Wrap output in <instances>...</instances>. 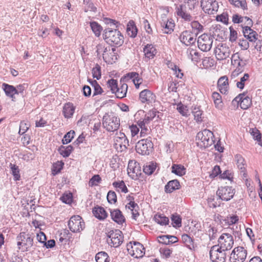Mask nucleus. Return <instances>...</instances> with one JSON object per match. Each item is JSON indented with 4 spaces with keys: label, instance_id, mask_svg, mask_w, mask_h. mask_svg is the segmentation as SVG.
<instances>
[{
    "label": "nucleus",
    "instance_id": "obj_1",
    "mask_svg": "<svg viewBox=\"0 0 262 262\" xmlns=\"http://www.w3.org/2000/svg\"><path fill=\"white\" fill-rule=\"evenodd\" d=\"M103 39L112 46H120L124 42V37L117 29L106 28L103 33Z\"/></svg>",
    "mask_w": 262,
    "mask_h": 262
},
{
    "label": "nucleus",
    "instance_id": "obj_17",
    "mask_svg": "<svg viewBox=\"0 0 262 262\" xmlns=\"http://www.w3.org/2000/svg\"><path fill=\"white\" fill-rule=\"evenodd\" d=\"M127 173L132 179H137L141 173L139 163L135 161H129L128 164Z\"/></svg>",
    "mask_w": 262,
    "mask_h": 262
},
{
    "label": "nucleus",
    "instance_id": "obj_49",
    "mask_svg": "<svg viewBox=\"0 0 262 262\" xmlns=\"http://www.w3.org/2000/svg\"><path fill=\"white\" fill-rule=\"evenodd\" d=\"M64 163L61 161H57L54 163L52 167V172L54 175L60 172L63 168Z\"/></svg>",
    "mask_w": 262,
    "mask_h": 262
},
{
    "label": "nucleus",
    "instance_id": "obj_36",
    "mask_svg": "<svg viewBox=\"0 0 262 262\" xmlns=\"http://www.w3.org/2000/svg\"><path fill=\"white\" fill-rule=\"evenodd\" d=\"M182 239L186 246L190 250H193L196 247L194 244L193 239L187 234H184L182 236Z\"/></svg>",
    "mask_w": 262,
    "mask_h": 262
},
{
    "label": "nucleus",
    "instance_id": "obj_30",
    "mask_svg": "<svg viewBox=\"0 0 262 262\" xmlns=\"http://www.w3.org/2000/svg\"><path fill=\"white\" fill-rule=\"evenodd\" d=\"M126 209L129 210L132 214V217L133 219L136 220L139 213L138 212L139 206L137 204L135 203H127L125 205Z\"/></svg>",
    "mask_w": 262,
    "mask_h": 262
},
{
    "label": "nucleus",
    "instance_id": "obj_63",
    "mask_svg": "<svg viewBox=\"0 0 262 262\" xmlns=\"http://www.w3.org/2000/svg\"><path fill=\"white\" fill-rule=\"evenodd\" d=\"M184 2L187 4L189 9H193L198 5V0H183Z\"/></svg>",
    "mask_w": 262,
    "mask_h": 262
},
{
    "label": "nucleus",
    "instance_id": "obj_35",
    "mask_svg": "<svg viewBox=\"0 0 262 262\" xmlns=\"http://www.w3.org/2000/svg\"><path fill=\"white\" fill-rule=\"evenodd\" d=\"M188 57L193 62H198L200 60V55L197 51L189 48L187 50Z\"/></svg>",
    "mask_w": 262,
    "mask_h": 262
},
{
    "label": "nucleus",
    "instance_id": "obj_25",
    "mask_svg": "<svg viewBox=\"0 0 262 262\" xmlns=\"http://www.w3.org/2000/svg\"><path fill=\"white\" fill-rule=\"evenodd\" d=\"M111 216L112 220L119 224H122L125 222V218L119 209H115L111 211Z\"/></svg>",
    "mask_w": 262,
    "mask_h": 262
},
{
    "label": "nucleus",
    "instance_id": "obj_57",
    "mask_svg": "<svg viewBox=\"0 0 262 262\" xmlns=\"http://www.w3.org/2000/svg\"><path fill=\"white\" fill-rule=\"evenodd\" d=\"M107 87L110 89L113 93H115L117 87L118 83L116 80L111 79L107 82Z\"/></svg>",
    "mask_w": 262,
    "mask_h": 262
},
{
    "label": "nucleus",
    "instance_id": "obj_39",
    "mask_svg": "<svg viewBox=\"0 0 262 262\" xmlns=\"http://www.w3.org/2000/svg\"><path fill=\"white\" fill-rule=\"evenodd\" d=\"M155 221L161 225H166L169 222V219L162 214H157L154 216Z\"/></svg>",
    "mask_w": 262,
    "mask_h": 262
},
{
    "label": "nucleus",
    "instance_id": "obj_43",
    "mask_svg": "<svg viewBox=\"0 0 262 262\" xmlns=\"http://www.w3.org/2000/svg\"><path fill=\"white\" fill-rule=\"evenodd\" d=\"M230 4L243 10L247 9L246 0H229Z\"/></svg>",
    "mask_w": 262,
    "mask_h": 262
},
{
    "label": "nucleus",
    "instance_id": "obj_47",
    "mask_svg": "<svg viewBox=\"0 0 262 262\" xmlns=\"http://www.w3.org/2000/svg\"><path fill=\"white\" fill-rule=\"evenodd\" d=\"M249 75L247 73L244 74L243 77H240L239 81H237L236 82V86L240 89H243L246 83V82L249 80Z\"/></svg>",
    "mask_w": 262,
    "mask_h": 262
},
{
    "label": "nucleus",
    "instance_id": "obj_58",
    "mask_svg": "<svg viewBox=\"0 0 262 262\" xmlns=\"http://www.w3.org/2000/svg\"><path fill=\"white\" fill-rule=\"evenodd\" d=\"M177 109L182 116L185 117L188 116L189 114V111L187 106H184L181 103H179L177 105Z\"/></svg>",
    "mask_w": 262,
    "mask_h": 262
},
{
    "label": "nucleus",
    "instance_id": "obj_40",
    "mask_svg": "<svg viewBox=\"0 0 262 262\" xmlns=\"http://www.w3.org/2000/svg\"><path fill=\"white\" fill-rule=\"evenodd\" d=\"M113 185L116 188V190L118 192H122L126 193L128 191V189L125 184V183L123 181L114 182L113 183Z\"/></svg>",
    "mask_w": 262,
    "mask_h": 262
},
{
    "label": "nucleus",
    "instance_id": "obj_41",
    "mask_svg": "<svg viewBox=\"0 0 262 262\" xmlns=\"http://www.w3.org/2000/svg\"><path fill=\"white\" fill-rule=\"evenodd\" d=\"M194 119L197 122H201L203 121V111L200 107H195L192 111Z\"/></svg>",
    "mask_w": 262,
    "mask_h": 262
},
{
    "label": "nucleus",
    "instance_id": "obj_44",
    "mask_svg": "<svg viewBox=\"0 0 262 262\" xmlns=\"http://www.w3.org/2000/svg\"><path fill=\"white\" fill-rule=\"evenodd\" d=\"M73 149L71 145H69L67 147L61 146L59 149V151L61 155L64 157H69Z\"/></svg>",
    "mask_w": 262,
    "mask_h": 262
},
{
    "label": "nucleus",
    "instance_id": "obj_11",
    "mask_svg": "<svg viewBox=\"0 0 262 262\" xmlns=\"http://www.w3.org/2000/svg\"><path fill=\"white\" fill-rule=\"evenodd\" d=\"M123 236L120 230H115L109 232L107 242L111 246L119 247L123 242Z\"/></svg>",
    "mask_w": 262,
    "mask_h": 262
},
{
    "label": "nucleus",
    "instance_id": "obj_34",
    "mask_svg": "<svg viewBox=\"0 0 262 262\" xmlns=\"http://www.w3.org/2000/svg\"><path fill=\"white\" fill-rule=\"evenodd\" d=\"M74 111L75 108L72 104L70 103L66 104L63 108L64 116L67 118H71L73 116Z\"/></svg>",
    "mask_w": 262,
    "mask_h": 262
},
{
    "label": "nucleus",
    "instance_id": "obj_9",
    "mask_svg": "<svg viewBox=\"0 0 262 262\" xmlns=\"http://www.w3.org/2000/svg\"><path fill=\"white\" fill-rule=\"evenodd\" d=\"M227 251L220 249L219 247H211L209 254L210 259L213 262H225L227 256Z\"/></svg>",
    "mask_w": 262,
    "mask_h": 262
},
{
    "label": "nucleus",
    "instance_id": "obj_12",
    "mask_svg": "<svg viewBox=\"0 0 262 262\" xmlns=\"http://www.w3.org/2000/svg\"><path fill=\"white\" fill-rule=\"evenodd\" d=\"M214 53L218 60L227 59L231 54V49L226 44L220 43L215 48Z\"/></svg>",
    "mask_w": 262,
    "mask_h": 262
},
{
    "label": "nucleus",
    "instance_id": "obj_10",
    "mask_svg": "<svg viewBox=\"0 0 262 262\" xmlns=\"http://www.w3.org/2000/svg\"><path fill=\"white\" fill-rule=\"evenodd\" d=\"M68 226L72 232H80L84 228V222L79 215H74L70 218Z\"/></svg>",
    "mask_w": 262,
    "mask_h": 262
},
{
    "label": "nucleus",
    "instance_id": "obj_3",
    "mask_svg": "<svg viewBox=\"0 0 262 262\" xmlns=\"http://www.w3.org/2000/svg\"><path fill=\"white\" fill-rule=\"evenodd\" d=\"M102 124L107 131L114 132L120 126V119L113 113L105 114L103 118Z\"/></svg>",
    "mask_w": 262,
    "mask_h": 262
},
{
    "label": "nucleus",
    "instance_id": "obj_52",
    "mask_svg": "<svg viewBox=\"0 0 262 262\" xmlns=\"http://www.w3.org/2000/svg\"><path fill=\"white\" fill-rule=\"evenodd\" d=\"M75 133L74 130H71L68 133H67L62 140L63 144H66L70 143L72 139L74 138Z\"/></svg>",
    "mask_w": 262,
    "mask_h": 262
},
{
    "label": "nucleus",
    "instance_id": "obj_4",
    "mask_svg": "<svg viewBox=\"0 0 262 262\" xmlns=\"http://www.w3.org/2000/svg\"><path fill=\"white\" fill-rule=\"evenodd\" d=\"M33 237L29 233L21 232L17 237V245L22 251H27L32 247Z\"/></svg>",
    "mask_w": 262,
    "mask_h": 262
},
{
    "label": "nucleus",
    "instance_id": "obj_45",
    "mask_svg": "<svg viewBox=\"0 0 262 262\" xmlns=\"http://www.w3.org/2000/svg\"><path fill=\"white\" fill-rule=\"evenodd\" d=\"M97 262H109L108 256L104 252L98 253L95 257Z\"/></svg>",
    "mask_w": 262,
    "mask_h": 262
},
{
    "label": "nucleus",
    "instance_id": "obj_28",
    "mask_svg": "<svg viewBox=\"0 0 262 262\" xmlns=\"http://www.w3.org/2000/svg\"><path fill=\"white\" fill-rule=\"evenodd\" d=\"M93 213L94 216L100 220L105 219L107 216L106 211L102 207H95L93 210Z\"/></svg>",
    "mask_w": 262,
    "mask_h": 262
},
{
    "label": "nucleus",
    "instance_id": "obj_21",
    "mask_svg": "<svg viewBox=\"0 0 262 262\" xmlns=\"http://www.w3.org/2000/svg\"><path fill=\"white\" fill-rule=\"evenodd\" d=\"M217 88L223 94H227L229 89L228 78L226 76L220 77L217 81Z\"/></svg>",
    "mask_w": 262,
    "mask_h": 262
},
{
    "label": "nucleus",
    "instance_id": "obj_51",
    "mask_svg": "<svg viewBox=\"0 0 262 262\" xmlns=\"http://www.w3.org/2000/svg\"><path fill=\"white\" fill-rule=\"evenodd\" d=\"M191 26L192 29L194 30V33L195 35L199 33V32L202 31L203 26L198 21H193L191 23Z\"/></svg>",
    "mask_w": 262,
    "mask_h": 262
},
{
    "label": "nucleus",
    "instance_id": "obj_2",
    "mask_svg": "<svg viewBox=\"0 0 262 262\" xmlns=\"http://www.w3.org/2000/svg\"><path fill=\"white\" fill-rule=\"evenodd\" d=\"M195 140L198 146L206 148L214 144V135L212 132L206 129L197 134Z\"/></svg>",
    "mask_w": 262,
    "mask_h": 262
},
{
    "label": "nucleus",
    "instance_id": "obj_6",
    "mask_svg": "<svg viewBox=\"0 0 262 262\" xmlns=\"http://www.w3.org/2000/svg\"><path fill=\"white\" fill-rule=\"evenodd\" d=\"M126 247L128 254L135 258L142 257L145 254L143 246L139 242H130L127 244Z\"/></svg>",
    "mask_w": 262,
    "mask_h": 262
},
{
    "label": "nucleus",
    "instance_id": "obj_46",
    "mask_svg": "<svg viewBox=\"0 0 262 262\" xmlns=\"http://www.w3.org/2000/svg\"><path fill=\"white\" fill-rule=\"evenodd\" d=\"M156 165L153 162H150L144 166L143 171L148 175L151 174L155 170Z\"/></svg>",
    "mask_w": 262,
    "mask_h": 262
},
{
    "label": "nucleus",
    "instance_id": "obj_32",
    "mask_svg": "<svg viewBox=\"0 0 262 262\" xmlns=\"http://www.w3.org/2000/svg\"><path fill=\"white\" fill-rule=\"evenodd\" d=\"M128 86L126 83L120 84V85L118 86L115 94L117 98H122L126 96Z\"/></svg>",
    "mask_w": 262,
    "mask_h": 262
},
{
    "label": "nucleus",
    "instance_id": "obj_53",
    "mask_svg": "<svg viewBox=\"0 0 262 262\" xmlns=\"http://www.w3.org/2000/svg\"><path fill=\"white\" fill-rule=\"evenodd\" d=\"M171 220L173 227H179L181 226V219L178 214L176 213L172 214L171 217Z\"/></svg>",
    "mask_w": 262,
    "mask_h": 262
},
{
    "label": "nucleus",
    "instance_id": "obj_14",
    "mask_svg": "<svg viewBox=\"0 0 262 262\" xmlns=\"http://www.w3.org/2000/svg\"><path fill=\"white\" fill-rule=\"evenodd\" d=\"M201 6L205 13L214 14L219 9L218 2L215 0H202Z\"/></svg>",
    "mask_w": 262,
    "mask_h": 262
},
{
    "label": "nucleus",
    "instance_id": "obj_5",
    "mask_svg": "<svg viewBox=\"0 0 262 262\" xmlns=\"http://www.w3.org/2000/svg\"><path fill=\"white\" fill-rule=\"evenodd\" d=\"M151 138L148 137L139 140L136 145L137 152L142 155H149L153 149Z\"/></svg>",
    "mask_w": 262,
    "mask_h": 262
},
{
    "label": "nucleus",
    "instance_id": "obj_50",
    "mask_svg": "<svg viewBox=\"0 0 262 262\" xmlns=\"http://www.w3.org/2000/svg\"><path fill=\"white\" fill-rule=\"evenodd\" d=\"M92 73L94 78H96L97 80L100 79L101 77L100 66L96 64L95 67L92 69Z\"/></svg>",
    "mask_w": 262,
    "mask_h": 262
},
{
    "label": "nucleus",
    "instance_id": "obj_19",
    "mask_svg": "<svg viewBox=\"0 0 262 262\" xmlns=\"http://www.w3.org/2000/svg\"><path fill=\"white\" fill-rule=\"evenodd\" d=\"M139 99L142 103H147L149 104L155 101L156 96L149 90L145 89L140 92Z\"/></svg>",
    "mask_w": 262,
    "mask_h": 262
},
{
    "label": "nucleus",
    "instance_id": "obj_56",
    "mask_svg": "<svg viewBox=\"0 0 262 262\" xmlns=\"http://www.w3.org/2000/svg\"><path fill=\"white\" fill-rule=\"evenodd\" d=\"M207 233L210 241L214 239L217 236V229L215 228L209 227Z\"/></svg>",
    "mask_w": 262,
    "mask_h": 262
},
{
    "label": "nucleus",
    "instance_id": "obj_27",
    "mask_svg": "<svg viewBox=\"0 0 262 262\" xmlns=\"http://www.w3.org/2000/svg\"><path fill=\"white\" fill-rule=\"evenodd\" d=\"M240 98H241L240 107L243 110L248 109L252 104L251 99L246 95L245 94H240Z\"/></svg>",
    "mask_w": 262,
    "mask_h": 262
},
{
    "label": "nucleus",
    "instance_id": "obj_23",
    "mask_svg": "<svg viewBox=\"0 0 262 262\" xmlns=\"http://www.w3.org/2000/svg\"><path fill=\"white\" fill-rule=\"evenodd\" d=\"M2 86L6 95L10 97L12 101H15L16 95L15 87L5 83L3 84Z\"/></svg>",
    "mask_w": 262,
    "mask_h": 262
},
{
    "label": "nucleus",
    "instance_id": "obj_15",
    "mask_svg": "<svg viewBox=\"0 0 262 262\" xmlns=\"http://www.w3.org/2000/svg\"><path fill=\"white\" fill-rule=\"evenodd\" d=\"M115 49L114 48L111 49L110 47L105 48L102 45H98L97 46L96 52L98 55L102 54L103 60L106 62H111V59H113L112 57L113 56L114 52Z\"/></svg>",
    "mask_w": 262,
    "mask_h": 262
},
{
    "label": "nucleus",
    "instance_id": "obj_20",
    "mask_svg": "<svg viewBox=\"0 0 262 262\" xmlns=\"http://www.w3.org/2000/svg\"><path fill=\"white\" fill-rule=\"evenodd\" d=\"M115 145L117 148H118L119 146L121 151L127 148L129 145L128 140L123 133L120 132L118 134L115 140Z\"/></svg>",
    "mask_w": 262,
    "mask_h": 262
},
{
    "label": "nucleus",
    "instance_id": "obj_33",
    "mask_svg": "<svg viewBox=\"0 0 262 262\" xmlns=\"http://www.w3.org/2000/svg\"><path fill=\"white\" fill-rule=\"evenodd\" d=\"M126 31L130 37L134 38L136 36L138 29L133 20H131L128 23Z\"/></svg>",
    "mask_w": 262,
    "mask_h": 262
},
{
    "label": "nucleus",
    "instance_id": "obj_13",
    "mask_svg": "<svg viewBox=\"0 0 262 262\" xmlns=\"http://www.w3.org/2000/svg\"><path fill=\"white\" fill-rule=\"evenodd\" d=\"M247 255V251L243 247L235 248L231 254V262H244Z\"/></svg>",
    "mask_w": 262,
    "mask_h": 262
},
{
    "label": "nucleus",
    "instance_id": "obj_29",
    "mask_svg": "<svg viewBox=\"0 0 262 262\" xmlns=\"http://www.w3.org/2000/svg\"><path fill=\"white\" fill-rule=\"evenodd\" d=\"M180 183L177 180L170 181L165 186V190L167 193H171L173 191L180 188Z\"/></svg>",
    "mask_w": 262,
    "mask_h": 262
},
{
    "label": "nucleus",
    "instance_id": "obj_59",
    "mask_svg": "<svg viewBox=\"0 0 262 262\" xmlns=\"http://www.w3.org/2000/svg\"><path fill=\"white\" fill-rule=\"evenodd\" d=\"M249 132L254 139L258 141H259L261 140V134L257 129L255 128H250Z\"/></svg>",
    "mask_w": 262,
    "mask_h": 262
},
{
    "label": "nucleus",
    "instance_id": "obj_31",
    "mask_svg": "<svg viewBox=\"0 0 262 262\" xmlns=\"http://www.w3.org/2000/svg\"><path fill=\"white\" fill-rule=\"evenodd\" d=\"M211 97L215 107L219 110H222L223 107V102L221 95L217 92H214L212 94Z\"/></svg>",
    "mask_w": 262,
    "mask_h": 262
},
{
    "label": "nucleus",
    "instance_id": "obj_64",
    "mask_svg": "<svg viewBox=\"0 0 262 262\" xmlns=\"http://www.w3.org/2000/svg\"><path fill=\"white\" fill-rule=\"evenodd\" d=\"M101 181V178L99 175L94 176L90 180L89 184L91 186L97 185Z\"/></svg>",
    "mask_w": 262,
    "mask_h": 262
},
{
    "label": "nucleus",
    "instance_id": "obj_48",
    "mask_svg": "<svg viewBox=\"0 0 262 262\" xmlns=\"http://www.w3.org/2000/svg\"><path fill=\"white\" fill-rule=\"evenodd\" d=\"M10 166L11 170V173L14 177V180L15 181L19 180L20 178V174L18 166L11 163H10Z\"/></svg>",
    "mask_w": 262,
    "mask_h": 262
},
{
    "label": "nucleus",
    "instance_id": "obj_8",
    "mask_svg": "<svg viewBox=\"0 0 262 262\" xmlns=\"http://www.w3.org/2000/svg\"><path fill=\"white\" fill-rule=\"evenodd\" d=\"M213 41V36L207 34H203L198 39V47L204 52L209 51L212 47Z\"/></svg>",
    "mask_w": 262,
    "mask_h": 262
},
{
    "label": "nucleus",
    "instance_id": "obj_18",
    "mask_svg": "<svg viewBox=\"0 0 262 262\" xmlns=\"http://www.w3.org/2000/svg\"><path fill=\"white\" fill-rule=\"evenodd\" d=\"M180 41L186 46H190L195 43L196 35L188 30L183 31L180 36Z\"/></svg>",
    "mask_w": 262,
    "mask_h": 262
},
{
    "label": "nucleus",
    "instance_id": "obj_7",
    "mask_svg": "<svg viewBox=\"0 0 262 262\" xmlns=\"http://www.w3.org/2000/svg\"><path fill=\"white\" fill-rule=\"evenodd\" d=\"M234 240L233 236L229 233H223L218 239L217 245H215L226 251L230 250L233 247Z\"/></svg>",
    "mask_w": 262,
    "mask_h": 262
},
{
    "label": "nucleus",
    "instance_id": "obj_55",
    "mask_svg": "<svg viewBox=\"0 0 262 262\" xmlns=\"http://www.w3.org/2000/svg\"><path fill=\"white\" fill-rule=\"evenodd\" d=\"M30 126L29 122L25 121H21L19 125V134L20 135L25 134L28 130Z\"/></svg>",
    "mask_w": 262,
    "mask_h": 262
},
{
    "label": "nucleus",
    "instance_id": "obj_22",
    "mask_svg": "<svg viewBox=\"0 0 262 262\" xmlns=\"http://www.w3.org/2000/svg\"><path fill=\"white\" fill-rule=\"evenodd\" d=\"M235 161L237 168L241 170V172L243 173L244 177H247V174L245 172L246 164L244 158L240 155H236L235 156Z\"/></svg>",
    "mask_w": 262,
    "mask_h": 262
},
{
    "label": "nucleus",
    "instance_id": "obj_60",
    "mask_svg": "<svg viewBox=\"0 0 262 262\" xmlns=\"http://www.w3.org/2000/svg\"><path fill=\"white\" fill-rule=\"evenodd\" d=\"M107 200L110 203H115L117 202V195L116 193L113 191H109L107 195Z\"/></svg>",
    "mask_w": 262,
    "mask_h": 262
},
{
    "label": "nucleus",
    "instance_id": "obj_62",
    "mask_svg": "<svg viewBox=\"0 0 262 262\" xmlns=\"http://www.w3.org/2000/svg\"><path fill=\"white\" fill-rule=\"evenodd\" d=\"M221 170L220 166L218 165H215L214 167V168H213V169L212 170V171L210 174V177L211 178H214L215 177H216L217 176H218L219 174H221Z\"/></svg>",
    "mask_w": 262,
    "mask_h": 262
},
{
    "label": "nucleus",
    "instance_id": "obj_61",
    "mask_svg": "<svg viewBox=\"0 0 262 262\" xmlns=\"http://www.w3.org/2000/svg\"><path fill=\"white\" fill-rule=\"evenodd\" d=\"M246 19V16L243 17L237 14H235L232 16V21L235 24L244 23Z\"/></svg>",
    "mask_w": 262,
    "mask_h": 262
},
{
    "label": "nucleus",
    "instance_id": "obj_16",
    "mask_svg": "<svg viewBox=\"0 0 262 262\" xmlns=\"http://www.w3.org/2000/svg\"><path fill=\"white\" fill-rule=\"evenodd\" d=\"M235 191L231 187H221L217 191V194L220 198L225 201L230 200L234 196Z\"/></svg>",
    "mask_w": 262,
    "mask_h": 262
},
{
    "label": "nucleus",
    "instance_id": "obj_24",
    "mask_svg": "<svg viewBox=\"0 0 262 262\" xmlns=\"http://www.w3.org/2000/svg\"><path fill=\"white\" fill-rule=\"evenodd\" d=\"M145 57L148 59L153 58L157 54V50L154 45L147 44L143 49Z\"/></svg>",
    "mask_w": 262,
    "mask_h": 262
},
{
    "label": "nucleus",
    "instance_id": "obj_37",
    "mask_svg": "<svg viewBox=\"0 0 262 262\" xmlns=\"http://www.w3.org/2000/svg\"><path fill=\"white\" fill-rule=\"evenodd\" d=\"M171 168L172 173L180 176H183L186 173V168L180 164H173Z\"/></svg>",
    "mask_w": 262,
    "mask_h": 262
},
{
    "label": "nucleus",
    "instance_id": "obj_54",
    "mask_svg": "<svg viewBox=\"0 0 262 262\" xmlns=\"http://www.w3.org/2000/svg\"><path fill=\"white\" fill-rule=\"evenodd\" d=\"M157 112L154 110L149 111L145 116V118L143 119L144 122L147 124L151 121L156 116Z\"/></svg>",
    "mask_w": 262,
    "mask_h": 262
},
{
    "label": "nucleus",
    "instance_id": "obj_26",
    "mask_svg": "<svg viewBox=\"0 0 262 262\" xmlns=\"http://www.w3.org/2000/svg\"><path fill=\"white\" fill-rule=\"evenodd\" d=\"M176 12L177 15L183 18L185 21H190L192 20V17L191 15L186 12L183 9V5H180L176 8Z\"/></svg>",
    "mask_w": 262,
    "mask_h": 262
},
{
    "label": "nucleus",
    "instance_id": "obj_42",
    "mask_svg": "<svg viewBox=\"0 0 262 262\" xmlns=\"http://www.w3.org/2000/svg\"><path fill=\"white\" fill-rule=\"evenodd\" d=\"M90 26L95 35L96 36L99 37L100 35L102 30L101 26L95 21L91 23Z\"/></svg>",
    "mask_w": 262,
    "mask_h": 262
},
{
    "label": "nucleus",
    "instance_id": "obj_38",
    "mask_svg": "<svg viewBox=\"0 0 262 262\" xmlns=\"http://www.w3.org/2000/svg\"><path fill=\"white\" fill-rule=\"evenodd\" d=\"M163 27V32L164 33L169 34L171 33L173 30L174 27V24L172 20H167L166 22H164L162 24Z\"/></svg>",
    "mask_w": 262,
    "mask_h": 262
}]
</instances>
